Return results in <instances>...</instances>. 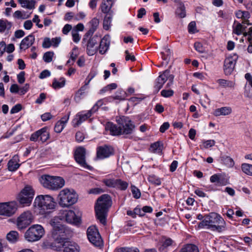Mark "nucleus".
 <instances>
[{
	"label": "nucleus",
	"mask_w": 252,
	"mask_h": 252,
	"mask_svg": "<svg viewBox=\"0 0 252 252\" xmlns=\"http://www.w3.org/2000/svg\"><path fill=\"white\" fill-rule=\"evenodd\" d=\"M111 199L108 194L99 197L95 206V211L97 219L103 225L106 223V217L109 208L111 206Z\"/></svg>",
	"instance_id": "f257e3e1"
},
{
	"label": "nucleus",
	"mask_w": 252,
	"mask_h": 252,
	"mask_svg": "<svg viewBox=\"0 0 252 252\" xmlns=\"http://www.w3.org/2000/svg\"><path fill=\"white\" fill-rule=\"evenodd\" d=\"M33 206L39 210V213L43 215L50 212L56 207V202L50 195H39L34 201Z\"/></svg>",
	"instance_id": "f03ea898"
},
{
	"label": "nucleus",
	"mask_w": 252,
	"mask_h": 252,
	"mask_svg": "<svg viewBox=\"0 0 252 252\" xmlns=\"http://www.w3.org/2000/svg\"><path fill=\"white\" fill-rule=\"evenodd\" d=\"M58 199L61 207H69L77 201L78 195L73 190L64 189L60 191Z\"/></svg>",
	"instance_id": "7ed1b4c3"
},
{
	"label": "nucleus",
	"mask_w": 252,
	"mask_h": 252,
	"mask_svg": "<svg viewBox=\"0 0 252 252\" xmlns=\"http://www.w3.org/2000/svg\"><path fill=\"white\" fill-rule=\"evenodd\" d=\"M220 220V215L216 213L212 212L204 216V219L198 224V227L199 228L206 227L220 232V229L219 225Z\"/></svg>",
	"instance_id": "20e7f679"
},
{
	"label": "nucleus",
	"mask_w": 252,
	"mask_h": 252,
	"mask_svg": "<svg viewBox=\"0 0 252 252\" xmlns=\"http://www.w3.org/2000/svg\"><path fill=\"white\" fill-rule=\"evenodd\" d=\"M40 181L44 187L52 190L61 189L64 185V180L60 177L43 175L41 177Z\"/></svg>",
	"instance_id": "39448f33"
},
{
	"label": "nucleus",
	"mask_w": 252,
	"mask_h": 252,
	"mask_svg": "<svg viewBox=\"0 0 252 252\" xmlns=\"http://www.w3.org/2000/svg\"><path fill=\"white\" fill-rule=\"evenodd\" d=\"M44 233V229L41 225L34 224L26 231L24 237L28 241L33 242L40 240Z\"/></svg>",
	"instance_id": "423d86ee"
},
{
	"label": "nucleus",
	"mask_w": 252,
	"mask_h": 252,
	"mask_svg": "<svg viewBox=\"0 0 252 252\" xmlns=\"http://www.w3.org/2000/svg\"><path fill=\"white\" fill-rule=\"evenodd\" d=\"M34 195V191L30 186L27 185L18 194L17 199L20 204L23 206H30Z\"/></svg>",
	"instance_id": "0eeeda50"
},
{
	"label": "nucleus",
	"mask_w": 252,
	"mask_h": 252,
	"mask_svg": "<svg viewBox=\"0 0 252 252\" xmlns=\"http://www.w3.org/2000/svg\"><path fill=\"white\" fill-rule=\"evenodd\" d=\"M53 247L57 251H61L63 249V252H79V248L76 243L69 241L66 239H61L58 244Z\"/></svg>",
	"instance_id": "6e6552de"
},
{
	"label": "nucleus",
	"mask_w": 252,
	"mask_h": 252,
	"mask_svg": "<svg viewBox=\"0 0 252 252\" xmlns=\"http://www.w3.org/2000/svg\"><path fill=\"white\" fill-rule=\"evenodd\" d=\"M169 79L167 86L169 87L173 84L174 76L170 74V71L166 70L161 73L156 80L154 89L156 93H158L166 81Z\"/></svg>",
	"instance_id": "1a4fd4ad"
},
{
	"label": "nucleus",
	"mask_w": 252,
	"mask_h": 252,
	"mask_svg": "<svg viewBox=\"0 0 252 252\" xmlns=\"http://www.w3.org/2000/svg\"><path fill=\"white\" fill-rule=\"evenodd\" d=\"M87 237L89 241L95 247H101L103 245V240L95 226H91L87 231Z\"/></svg>",
	"instance_id": "9d476101"
},
{
	"label": "nucleus",
	"mask_w": 252,
	"mask_h": 252,
	"mask_svg": "<svg viewBox=\"0 0 252 252\" xmlns=\"http://www.w3.org/2000/svg\"><path fill=\"white\" fill-rule=\"evenodd\" d=\"M33 216L30 211L24 212L17 219L16 224L19 230H23L32 221Z\"/></svg>",
	"instance_id": "9b49d317"
},
{
	"label": "nucleus",
	"mask_w": 252,
	"mask_h": 252,
	"mask_svg": "<svg viewBox=\"0 0 252 252\" xmlns=\"http://www.w3.org/2000/svg\"><path fill=\"white\" fill-rule=\"evenodd\" d=\"M51 224L53 227L52 236L55 240V245H56L61 239H64L62 237L64 236L65 228L63 225L59 222L53 220L51 221Z\"/></svg>",
	"instance_id": "f8f14e48"
},
{
	"label": "nucleus",
	"mask_w": 252,
	"mask_h": 252,
	"mask_svg": "<svg viewBox=\"0 0 252 252\" xmlns=\"http://www.w3.org/2000/svg\"><path fill=\"white\" fill-rule=\"evenodd\" d=\"M17 210L16 203L14 201L0 203V215L11 217Z\"/></svg>",
	"instance_id": "ddd939ff"
},
{
	"label": "nucleus",
	"mask_w": 252,
	"mask_h": 252,
	"mask_svg": "<svg viewBox=\"0 0 252 252\" xmlns=\"http://www.w3.org/2000/svg\"><path fill=\"white\" fill-rule=\"evenodd\" d=\"M86 151L83 147L77 148L75 152L74 158L76 162L82 167L91 169V167L88 165L85 160Z\"/></svg>",
	"instance_id": "4468645a"
},
{
	"label": "nucleus",
	"mask_w": 252,
	"mask_h": 252,
	"mask_svg": "<svg viewBox=\"0 0 252 252\" xmlns=\"http://www.w3.org/2000/svg\"><path fill=\"white\" fill-rule=\"evenodd\" d=\"M90 39L87 42V53L89 56L94 55L98 49V42L99 38L97 35L90 36Z\"/></svg>",
	"instance_id": "2eb2a0df"
},
{
	"label": "nucleus",
	"mask_w": 252,
	"mask_h": 252,
	"mask_svg": "<svg viewBox=\"0 0 252 252\" xmlns=\"http://www.w3.org/2000/svg\"><path fill=\"white\" fill-rule=\"evenodd\" d=\"M93 113L92 109L87 111H82L78 113L72 121L73 126L76 127L79 126L82 123L91 117Z\"/></svg>",
	"instance_id": "dca6fc26"
},
{
	"label": "nucleus",
	"mask_w": 252,
	"mask_h": 252,
	"mask_svg": "<svg viewBox=\"0 0 252 252\" xmlns=\"http://www.w3.org/2000/svg\"><path fill=\"white\" fill-rule=\"evenodd\" d=\"M113 152L114 150L111 146L106 145L101 146L97 148V158L99 159H104L112 155Z\"/></svg>",
	"instance_id": "f3484780"
},
{
	"label": "nucleus",
	"mask_w": 252,
	"mask_h": 252,
	"mask_svg": "<svg viewBox=\"0 0 252 252\" xmlns=\"http://www.w3.org/2000/svg\"><path fill=\"white\" fill-rule=\"evenodd\" d=\"M123 122L122 134H129L132 133L135 128V125L128 118L123 117L122 118Z\"/></svg>",
	"instance_id": "a211bd4d"
},
{
	"label": "nucleus",
	"mask_w": 252,
	"mask_h": 252,
	"mask_svg": "<svg viewBox=\"0 0 252 252\" xmlns=\"http://www.w3.org/2000/svg\"><path fill=\"white\" fill-rule=\"evenodd\" d=\"M236 62V60L231 57H228L225 60L223 70L225 75H227L231 73L234 68Z\"/></svg>",
	"instance_id": "6ab92c4d"
},
{
	"label": "nucleus",
	"mask_w": 252,
	"mask_h": 252,
	"mask_svg": "<svg viewBox=\"0 0 252 252\" xmlns=\"http://www.w3.org/2000/svg\"><path fill=\"white\" fill-rule=\"evenodd\" d=\"M99 21L97 18H93L88 24L89 27V31L85 33V37L92 36L94 32L97 29Z\"/></svg>",
	"instance_id": "aec40b11"
},
{
	"label": "nucleus",
	"mask_w": 252,
	"mask_h": 252,
	"mask_svg": "<svg viewBox=\"0 0 252 252\" xmlns=\"http://www.w3.org/2000/svg\"><path fill=\"white\" fill-rule=\"evenodd\" d=\"M110 44L109 35H105L101 40L98 46V51L100 54H104L108 50Z\"/></svg>",
	"instance_id": "412c9836"
},
{
	"label": "nucleus",
	"mask_w": 252,
	"mask_h": 252,
	"mask_svg": "<svg viewBox=\"0 0 252 252\" xmlns=\"http://www.w3.org/2000/svg\"><path fill=\"white\" fill-rule=\"evenodd\" d=\"M63 214L64 216L66 221L68 223L77 224L80 221V218L77 217L74 212L72 210L65 211Z\"/></svg>",
	"instance_id": "4be33fe9"
},
{
	"label": "nucleus",
	"mask_w": 252,
	"mask_h": 252,
	"mask_svg": "<svg viewBox=\"0 0 252 252\" xmlns=\"http://www.w3.org/2000/svg\"><path fill=\"white\" fill-rule=\"evenodd\" d=\"M34 40V36L32 34L25 37L20 43V49L26 50L33 44Z\"/></svg>",
	"instance_id": "5701e85b"
},
{
	"label": "nucleus",
	"mask_w": 252,
	"mask_h": 252,
	"mask_svg": "<svg viewBox=\"0 0 252 252\" xmlns=\"http://www.w3.org/2000/svg\"><path fill=\"white\" fill-rule=\"evenodd\" d=\"M210 182L213 183L210 185V190L213 191L219 190L220 188V174H214L211 176Z\"/></svg>",
	"instance_id": "b1692460"
},
{
	"label": "nucleus",
	"mask_w": 252,
	"mask_h": 252,
	"mask_svg": "<svg viewBox=\"0 0 252 252\" xmlns=\"http://www.w3.org/2000/svg\"><path fill=\"white\" fill-rule=\"evenodd\" d=\"M105 128L110 130V133L113 135H118L122 134V127L111 122L106 124Z\"/></svg>",
	"instance_id": "393cba45"
},
{
	"label": "nucleus",
	"mask_w": 252,
	"mask_h": 252,
	"mask_svg": "<svg viewBox=\"0 0 252 252\" xmlns=\"http://www.w3.org/2000/svg\"><path fill=\"white\" fill-rule=\"evenodd\" d=\"M114 4L113 0H103L100 6L101 11L103 13L108 14L109 13L113 12L110 11L111 9Z\"/></svg>",
	"instance_id": "a878e982"
},
{
	"label": "nucleus",
	"mask_w": 252,
	"mask_h": 252,
	"mask_svg": "<svg viewBox=\"0 0 252 252\" xmlns=\"http://www.w3.org/2000/svg\"><path fill=\"white\" fill-rule=\"evenodd\" d=\"M18 157L14 156L7 163L8 169L10 171H15L20 166V164L17 162Z\"/></svg>",
	"instance_id": "bb28decb"
},
{
	"label": "nucleus",
	"mask_w": 252,
	"mask_h": 252,
	"mask_svg": "<svg viewBox=\"0 0 252 252\" xmlns=\"http://www.w3.org/2000/svg\"><path fill=\"white\" fill-rule=\"evenodd\" d=\"M12 23L6 19H0V32L9 31L12 27Z\"/></svg>",
	"instance_id": "cd10ccee"
},
{
	"label": "nucleus",
	"mask_w": 252,
	"mask_h": 252,
	"mask_svg": "<svg viewBox=\"0 0 252 252\" xmlns=\"http://www.w3.org/2000/svg\"><path fill=\"white\" fill-rule=\"evenodd\" d=\"M233 159L229 156H223L221 157V165L225 168H231L234 165Z\"/></svg>",
	"instance_id": "c85d7f7f"
},
{
	"label": "nucleus",
	"mask_w": 252,
	"mask_h": 252,
	"mask_svg": "<svg viewBox=\"0 0 252 252\" xmlns=\"http://www.w3.org/2000/svg\"><path fill=\"white\" fill-rule=\"evenodd\" d=\"M246 24H243L237 23L236 25L233 27V32L237 35H240L243 33L244 35V33L246 32V28L247 27L245 26Z\"/></svg>",
	"instance_id": "c756f323"
},
{
	"label": "nucleus",
	"mask_w": 252,
	"mask_h": 252,
	"mask_svg": "<svg viewBox=\"0 0 252 252\" xmlns=\"http://www.w3.org/2000/svg\"><path fill=\"white\" fill-rule=\"evenodd\" d=\"M113 14L112 12L107 14L103 20V27L105 30L108 31L111 27Z\"/></svg>",
	"instance_id": "7c9ffc66"
},
{
	"label": "nucleus",
	"mask_w": 252,
	"mask_h": 252,
	"mask_svg": "<svg viewBox=\"0 0 252 252\" xmlns=\"http://www.w3.org/2000/svg\"><path fill=\"white\" fill-rule=\"evenodd\" d=\"M39 141L42 143L45 142L49 138V132L46 127H43L39 129Z\"/></svg>",
	"instance_id": "2f4dec72"
},
{
	"label": "nucleus",
	"mask_w": 252,
	"mask_h": 252,
	"mask_svg": "<svg viewBox=\"0 0 252 252\" xmlns=\"http://www.w3.org/2000/svg\"><path fill=\"white\" fill-rule=\"evenodd\" d=\"M65 84V79L63 77H61L59 80L57 79H54L52 83V87L55 89H59L64 86Z\"/></svg>",
	"instance_id": "473e14b6"
},
{
	"label": "nucleus",
	"mask_w": 252,
	"mask_h": 252,
	"mask_svg": "<svg viewBox=\"0 0 252 252\" xmlns=\"http://www.w3.org/2000/svg\"><path fill=\"white\" fill-rule=\"evenodd\" d=\"M179 252H199V250L195 245L189 244L184 246Z\"/></svg>",
	"instance_id": "72a5a7b5"
},
{
	"label": "nucleus",
	"mask_w": 252,
	"mask_h": 252,
	"mask_svg": "<svg viewBox=\"0 0 252 252\" xmlns=\"http://www.w3.org/2000/svg\"><path fill=\"white\" fill-rule=\"evenodd\" d=\"M6 238L9 242L15 243L19 239V234L16 231H11L7 234Z\"/></svg>",
	"instance_id": "f704fd0d"
},
{
	"label": "nucleus",
	"mask_w": 252,
	"mask_h": 252,
	"mask_svg": "<svg viewBox=\"0 0 252 252\" xmlns=\"http://www.w3.org/2000/svg\"><path fill=\"white\" fill-rule=\"evenodd\" d=\"M163 144L161 142L157 141L151 144L150 150L154 153H159L162 150Z\"/></svg>",
	"instance_id": "c9c22d12"
},
{
	"label": "nucleus",
	"mask_w": 252,
	"mask_h": 252,
	"mask_svg": "<svg viewBox=\"0 0 252 252\" xmlns=\"http://www.w3.org/2000/svg\"><path fill=\"white\" fill-rule=\"evenodd\" d=\"M126 96V92H125L123 90L119 89L116 92L115 95L113 96V98L115 100L121 101L125 100Z\"/></svg>",
	"instance_id": "e433bc0d"
},
{
	"label": "nucleus",
	"mask_w": 252,
	"mask_h": 252,
	"mask_svg": "<svg viewBox=\"0 0 252 252\" xmlns=\"http://www.w3.org/2000/svg\"><path fill=\"white\" fill-rule=\"evenodd\" d=\"M173 243V240L170 238L166 239L162 243V245L159 247V250L161 252H166V248L168 247L171 246Z\"/></svg>",
	"instance_id": "4c0bfd02"
},
{
	"label": "nucleus",
	"mask_w": 252,
	"mask_h": 252,
	"mask_svg": "<svg viewBox=\"0 0 252 252\" xmlns=\"http://www.w3.org/2000/svg\"><path fill=\"white\" fill-rule=\"evenodd\" d=\"M128 187V183L122 181L121 179H116V188L122 190H126Z\"/></svg>",
	"instance_id": "58836bf2"
},
{
	"label": "nucleus",
	"mask_w": 252,
	"mask_h": 252,
	"mask_svg": "<svg viewBox=\"0 0 252 252\" xmlns=\"http://www.w3.org/2000/svg\"><path fill=\"white\" fill-rule=\"evenodd\" d=\"M20 4L23 7L32 9L34 8L35 1L33 0H25Z\"/></svg>",
	"instance_id": "ea45409f"
},
{
	"label": "nucleus",
	"mask_w": 252,
	"mask_h": 252,
	"mask_svg": "<svg viewBox=\"0 0 252 252\" xmlns=\"http://www.w3.org/2000/svg\"><path fill=\"white\" fill-rule=\"evenodd\" d=\"M242 170L245 174L252 176V165L248 163H243L241 165Z\"/></svg>",
	"instance_id": "a19ab883"
},
{
	"label": "nucleus",
	"mask_w": 252,
	"mask_h": 252,
	"mask_svg": "<svg viewBox=\"0 0 252 252\" xmlns=\"http://www.w3.org/2000/svg\"><path fill=\"white\" fill-rule=\"evenodd\" d=\"M176 14L180 18H183L186 16L185 8L184 5L180 4L177 8Z\"/></svg>",
	"instance_id": "79ce46f5"
},
{
	"label": "nucleus",
	"mask_w": 252,
	"mask_h": 252,
	"mask_svg": "<svg viewBox=\"0 0 252 252\" xmlns=\"http://www.w3.org/2000/svg\"><path fill=\"white\" fill-rule=\"evenodd\" d=\"M102 182L108 187L116 188V179H106L103 180Z\"/></svg>",
	"instance_id": "37998d69"
},
{
	"label": "nucleus",
	"mask_w": 252,
	"mask_h": 252,
	"mask_svg": "<svg viewBox=\"0 0 252 252\" xmlns=\"http://www.w3.org/2000/svg\"><path fill=\"white\" fill-rule=\"evenodd\" d=\"M162 59L168 63L171 56V51L168 48H165L164 51L161 52Z\"/></svg>",
	"instance_id": "c03bdc74"
},
{
	"label": "nucleus",
	"mask_w": 252,
	"mask_h": 252,
	"mask_svg": "<svg viewBox=\"0 0 252 252\" xmlns=\"http://www.w3.org/2000/svg\"><path fill=\"white\" fill-rule=\"evenodd\" d=\"M53 56V52L48 51L44 53L43 59L45 62L49 63L52 61Z\"/></svg>",
	"instance_id": "a18cd8bd"
},
{
	"label": "nucleus",
	"mask_w": 252,
	"mask_h": 252,
	"mask_svg": "<svg viewBox=\"0 0 252 252\" xmlns=\"http://www.w3.org/2000/svg\"><path fill=\"white\" fill-rule=\"evenodd\" d=\"M188 32L189 33L193 34L197 32L196 27V23L194 21H192L189 23L188 27Z\"/></svg>",
	"instance_id": "49530a36"
},
{
	"label": "nucleus",
	"mask_w": 252,
	"mask_h": 252,
	"mask_svg": "<svg viewBox=\"0 0 252 252\" xmlns=\"http://www.w3.org/2000/svg\"><path fill=\"white\" fill-rule=\"evenodd\" d=\"M131 190L134 198L136 199L139 198L141 196L140 190L134 186H131Z\"/></svg>",
	"instance_id": "de8ad7c7"
},
{
	"label": "nucleus",
	"mask_w": 252,
	"mask_h": 252,
	"mask_svg": "<svg viewBox=\"0 0 252 252\" xmlns=\"http://www.w3.org/2000/svg\"><path fill=\"white\" fill-rule=\"evenodd\" d=\"M215 144V141L212 140L203 141L202 145H200L201 149H207L212 147Z\"/></svg>",
	"instance_id": "09e8293b"
},
{
	"label": "nucleus",
	"mask_w": 252,
	"mask_h": 252,
	"mask_svg": "<svg viewBox=\"0 0 252 252\" xmlns=\"http://www.w3.org/2000/svg\"><path fill=\"white\" fill-rule=\"evenodd\" d=\"M116 252H139L137 248H120L117 249Z\"/></svg>",
	"instance_id": "8fccbe9b"
},
{
	"label": "nucleus",
	"mask_w": 252,
	"mask_h": 252,
	"mask_svg": "<svg viewBox=\"0 0 252 252\" xmlns=\"http://www.w3.org/2000/svg\"><path fill=\"white\" fill-rule=\"evenodd\" d=\"M234 86V83L232 81L221 79V87L233 88Z\"/></svg>",
	"instance_id": "3c124183"
},
{
	"label": "nucleus",
	"mask_w": 252,
	"mask_h": 252,
	"mask_svg": "<svg viewBox=\"0 0 252 252\" xmlns=\"http://www.w3.org/2000/svg\"><path fill=\"white\" fill-rule=\"evenodd\" d=\"M243 19L244 20L242 22L243 24H246L247 25H250L251 24L249 22L248 19L250 17V14L249 11H242Z\"/></svg>",
	"instance_id": "603ef678"
},
{
	"label": "nucleus",
	"mask_w": 252,
	"mask_h": 252,
	"mask_svg": "<svg viewBox=\"0 0 252 252\" xmlns=\"http://www.w3.org/2000/svg\"><path fill=\"white\" fill-rule=\"evenodd\" d=\"M105 102L104 100V99H101L98 100L96 103L94 105L93 108L91 109L93 112H95L97 110L98 108L101 106L103 104H105Z\"/></svg>",
	"instance_id": "864d4df0"
},
{
	"label": "nucleus",
	"mask_w": 252,
	"mask_h": 252,
	"mask_svg": "<svg viewBox=\"0 0 252 252\" xmlns=\"http://www.w3.org/2000/svg\"><path fill=\"white\" fill-rule=\"evenodd\" d=\"M161 95L164 97L172 96L174 94V91L172 90H163L161 92Z\"/></svg>",
	"instance_id": "5fc2aeb1"
},
{
	"label": "nucleus",
	"mask_w": 252,
	"mask_h": 252,
	"mask_svg": "<svg viewBox=\"0 0 252 252\" xmlns=\"http://www.w3.org/2000/svg\"><path fill=\"white\" fill-rule=\"evenodd\" d=\"M65 126L62 124V122H57L54 127V130L57 133H60L62 131Z\"/></svg>",
	"instance_id": "6e6d98bb"
},
{
	"label": "nucleus",
	"mask_w": 252,
	"mask_h": 252,
	"mask_svg": "<svg viewBox=\"0 0 252 252\" xmlns=\"http://www.w3.org/2000/svg\"><path fill=\"white\" fill-rule=\"evenodd\" d=\"M244 95L247 97L252 98V88L246 85L245 86Z\"/></svg>",
	"instance_id": "4d7b16f0"
},
{
	"label": "nucleus",
	"mask_w": 252,
	"mask_h": 252,
	"mask_svg": "<svg viewBox=\"0 0 252 252\" xmlns=\"http://www.w3.org/2000/svg\"><path fill=\"white\" fill-rule=\"evenodd\" d=\"M149 181L156 185H160L161 184V181L159 179L155 176H150L149 177Z\"/></svg>",
	"instance_id": "13d9d810"
},
{
	"label": "nucleus",
	"mask_w": 252,
	"mask_h": 252,
	"mask_svg": "<svg viewBox=\"0 0 252 252\" xmlns=\"http://www.w3.org/2000/svg\"><path fill=\"white\" fill-rule=\"evenodd\" d=\"M39 130H37L36 131L34 132L32 134L31 137H30V140L32 141L36 142L38 140H39V133H40Z\"/></svg>",
	"instance_id": "bf43d9fd"
},
{
	"label": "nucleus",
	"mask_w": 252,
	"mask_h": 252,
	"mask_svg": "<svg viewBox=\"0 0 252 252\" xmlns=\"http://www.w3.org/2000/svg\"><path fill=\"white\" fill-rule=\"evenodd\" d=\"M71 33L73 41L76 43L78 42L80 40V36L77 31H74V30H73L72 31Z\"/></svg>",
	"instance_id": "052dcab7"
},
{
	"label": "nucleus",
	"mask_w": 252,
	"mask_h": 252,
	"mask_svg": "<svg viewBox=\"0 0 252 252\" xmlns=\"http://www.w3.org/2000/svg\"><path fill=\"white\" fill-rule=\"evenodd\" d=\"M22 109V105L20 104H17L14 106L10 110L11 114L17 113Z\"/></svg>",
	"instance_id": "680f3d73"
},
{
	"label": "nucleus",
	"mask_w": 252,
	"mask_h": 252,
	"mask_svg": "<svg viewBox=\"0 0 252 252\" xmlns=\"http://www.w3.org/2000/svg\"><path fill=\"white\" fill-rule=\"evenodd\" d=\"M51 46L52 43L50 39L48 37L45 38L42 43V47L44 48H49Z\"/></svg>",
	"instance_id": "e2e57ef3"
},
{
	"label": "nucleus",
	"mask_w": 252,
	"mask_h": 252,
	"mask_svg": "<svg viewBox=\"0 0 252 252\" xmlns=\"http://www.w3.org/2000/svg\"><path fill=\"white\" fill-rule=\"evenodd\" d=\"M232 109L230 107H221V115H228L231 114Z\"/></svg>",
	"instance_id": "0e129e2a"
},
{
	"label": "nucleus",
	"mask_w": 252,
	"mask_h": 252,
	"mask_svg": "<svg viewBox=\"0 0 252 252\" xmlns=\"http://www.w3.org/2000/svg\"><path fill=\"white\" fill-rule=\"evenodd\" d=\"M25 72L24 71H21L17 75L18 81L20 84H23L25 82Z\"/></svg>",
	"instance_id": "69168bd1"
},
{
	"label": "nucleus",
	"mask_w": 252,
	"mask_h": 252,
	"mask_svg": "<svg viewBox=\"0 0 252 252\" xmlns=\"http://www.w3.org/2000/svg\"><path fill=\"white\" fill-rule=\"evenodd\" d=\"M30 85L28 84H26L24 86L20 88L19 94L23 95L25 94L29 90Z\"/></svg>",
	"instance_id": "338daca9"
},
{
	"label": "nucleus",
	"mask_w": 252,
	"mask_h": 252,
	"mask_svg": "<svg viewBox=\"0 0 252 252\" xmlns=\"http://www.w3.org/2000/svg\"><path fill=\"white\" fill-rule=\"evenodd\" d=\"M75 138L77 141L81 142L83 141L85 137L83 133L80 131H78L76 133Z\"/></svg>",
	"instance_id": "774afa93"
}]
</instances>
